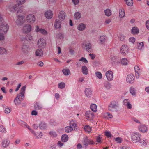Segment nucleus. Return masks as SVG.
Wrapping results in <instances>:
<instances>
[{"label":"nucleus","mask_w":149,"mask_h":149,"mask_svg":"<svg viewBox=\"0 0 149 149\" xmlns=\"http://www.w3.org/2000/svg\"><path fill=\"white\" fill-rule=\"evenodd\" d=\"M118 103L117 100H114L111 101L108 106V109L111 111L116 112L118 111Z\"/></svg>","instance_id":"obj_1"},{"label":"nucleus","mask_w":149,"mask_h":149,"mask_svg":"<svg viewBox=\"0 0 149 149\" xmlns=\"http://www.w3.org/2000/svg\"><path fill=\"white\" fill-rule=\"evenodd\" d=\"M18 123L19 125L23 127H27V126L28 127L27 124L24 121L21 120H19Z\"/></svg>","instance_id":"obj_34"},{"label":"nucleus","mask_w":149,"mask_h":149,"mask_svg":"<svg viewBox=\"0 0 149 149\" xmlns=\"http://www.w3.org/2000/svg\"><path fill=\"white\" fill-rule=\"evenodd\" d=\"M65 13L63 11H61L59 14V18L60 20H64L65 18Z\"/></svg>","instance_id":"obj_19"},{"label":"nucleus","mask_w":149,"mask_h":149,"mask_svg":"<svg viewBox=\"0 0 149 149\" xmlns=\"http://www.w3.org/2000/svg\"><path fill=\"white\" fill-rule=\"evenodd\" d=\"M130 93L133 96L136 95L135 89L134 88H131L130 89Z\"/></svg>","instance_id":"obj_43"},{"label":"nucleus","mask_w":149,"mask_h":149,"mask_svg":"<svg viewBox=\"0 0 149 149\" xmlns=\"http://www.w3.org/2000/svg\"><path fill=\"white\" fill-rule=\"evenodd\" d=\"M84 129L88 132H90L91 130V128L88 125H86L84 127Z\"/></svg>","instance_id":"obj_52"},{"label":"nucleus","mask_w":149,"mask_h":149,"mask_svg":"<svg viewBox=\"0 0 149 149\" xmlns=\"http://www.w3.org/2000/svg\"><path fill=\"white\" fill-rule=\"evenodd\" d=\"M82 71L83 73L84 74L86 75L88 74V69L87 67L84 65L82 67Z\"/></svg>","instance_id":"obj_27"},{"label":"nucleus","mask_w":149,"mask_h":149,"mask_svg":"<svg viewBox=\"0 0 149 149\" xmlns=\"http://www.w3.org/2000/svg\"><path fill=\"white\" fill-rule=\"evenodd\" d=\"M123 104L126 106L128 109H131L132 108V105L130 103L129 100L128 99H125L123 100Z\"/></svg>","instance_id":"obj_15"},{"label":"nucleus","mask_w":149,"mask_h":149,"mask_svg":"<svg viewBox=\"0 0 149 149\" xmlns=\"http://www.w3.org/2000/svg\"><path fill=\"white\" fill-rule=\"evenodd\" d=\"M144 44L143 42L139 43L138 45V48L139 49H141L143 47Z\"/></svg>","instance_id":"obj_54"},{"label":"nucleus","mask_w":149,"mask_h":149,"mask_svg":"<svg viewBox=\"0 0 149 149\" xmlns=\"http://www.w3.org/2000/svg\"><path fill=\"white\" fill-rule=\"evenodd\" d=\"M139 130L141 132L144 133L148 130L147 127L145 125H141L139 126Z\"/></svg>","instance_id":"obj_18"},{"label":"nucleus","mask_w":149,"mask_h":149,"mask_svg":"<svg viewBox=\"0 0 149 149\" xmlns=\"http://www.w3.org/2000/svg\"><path fill=\"white\" fill-rule=\"evenodd\" d=\"M25 1V0H17V2L18 3L17 4H15L13 7V9L15 11H17V13L18 14L19 13H22L23 12L22 10V7H20V5H19L24 3Z\"/></svg>","instance_id":"obj_2"},{"label":"nucleus","mask_w":149,"mask_h":149,"mask_svg":"<svg viewBox=\"0 0 149 149\" xmlns=\"http://www.w3.org/2000/svg\"><path fill=\"white\" fill-rule=\"evenodd\" d=\"M119 16L121 18L125 16V13L124 10L120 9L119 10Z\"/></svg>","instance_id":"obj_40"},{"label":"nucleus","mask_w":149,"mask_h":149,"mask_svg":"<svg viewBox=\"0 0 149 149\" xmlns=\"http://www.w3.org/2000/svg\"><path fill=\"white\" fill-rule=\"evenodd\" d=\"M56 37L60 39H63L64 37V35L61 33L57 34L56 35Z\"/></svg>","instance_id":"obj_51"},{"label":"nucleus","mask_w":149,"mask_h":149,"mask_svg":"<svg viewBox=\"0 0 149 149\" xmlns=\"http://www.w3.org/2000/svg\"><path fill=\"white\" fill-rule=\"evenodd\" d=\"M36 31L37 32H40L41 33L46 35L47 33V31L45 29L42 28H39L38 26H36Z\"/></svg>","instance_id":"obj_16"},{"label":"nucleus","mask_w":149,"mask_h":149,"mask_svg":"<svg viewBox=\"0 0 149 149\" xmlns=\"http://www.w3.org/2000/svg\"><path fill=\"white\" fill-rule=\"evenodd\" d=\"M132 33L133 34H137L139 33V29L137 27H133L132 29Z\"/></svg>","instance_id":"obj_32"},{"label":"nucleus","mask_w":149,"mask_h":149,"mask_svg":"<svg viewBox=\"0 0 149 149\" xmlns=\"http://www.w3.org/2000/svg\"><path fill=\"white\" fill-rule=\"evenodd\" d=\"M50 135L53 137H56L57 136V134L54 131H51L49 132Z\"/></svg>","instance_id":"obj_53"},{"label":"nucleus","mask_w":149,"mask_h":149,"mask_svg":"<svg viewBox=\"0 0 149 149\" xmlns=\"http://www.w3.org/2000/svg\"><path fill=\"white\" fill-rule=\"evenodd\" d=\"M73 130V128L71 126H68L65 128V131L67 132H70Z\"/></svg>","instance_id":"obj_41"},{"label":"nucleus","mask_w":149,"mask_h":149,"mask_svg":"<svg viewBox=\"0 0 149 149\" xmlns=\"http://www.w3.org/2000/svg\"><path fill=\"white\" fill-rule=\"evenodd\" d=\"M7 53L6 49L2 47H0V54H4Z\"/></svg>","instance_id":"obj_39"},{"label":"nucleus","mask_w":149,"mask_h":149,"mask_svg":"<svg viewBox=\"0 0 149 149\" xmlns=\"http://www.w3.org/2000/svg\"><path fill=\"white\" fill-rule=\"evenodd\" d=\"M85 116L86 117L91 118L93 116V115L90 112H87L85 113Z\"/></svg>","instance_id":"obj_50"},{"label":"nucleus","mask_w":149,"mask_h":149,"mask_svg":"<svg viewBox=\"0 0 149 149\" xmlns=\"http://www.w3.org/2000/svg\"><path fill=\"white\" fill-rule=\"evenodd\" d=\"M4 34L3 33L1 32L0 33V40H3L4 39V37L3 34Z\"/></svg>","instance_id":"obj_63"},{"label":"nucleus","mask_w":149,"mask_h":149,"mask_svg":"<svg viewBox=\"0 0 149 149\" xmlns=\"http://www.w3.org/2000/svg\"><path fill=\"white\" fill-rule=\"evenodd\" d=\"M31 29V26L30 25L26 24L23 27V31L24 33H27L30 32Z\"/></svg>","instance_id":"obj_12"},{"label":"nucleus","mask_w":149,"mask_h":149,"mask_svg":"<svg viewBox=\"0 0 149 149\" xmlns=\"http://www.w3.org/2000/svg\"><path fill=\"white\" fill-rule=\"evenodd\" d=\"M26 88V86H24L21 89L20 93L19 94H20L22 95V97H24V95Z\"/></svg>","instance_id":"obj_30"},{"label":"nucleus","mask_w":149,"mask_h":149,"mask_svg":"<svg viewBox=\"0 0 149 149\" xmlns=\"http://www.w3.org/2000/svg\"><path fill=\"white\" fill-rule=\"evenodd\" d=\"M91 109L94 112L96 111L97 110V105L95 104H92L90 106Z\"/></svg>","instance_id":"obj_36"},{"label":"nucleus","mask_w":149,"mask_h":149,"mask_svg":"<svg viewBox=\"0 0 149 149\" xmlns=\"http://www.w3.org/2000/svg\"><path fill=\"white\" fill-rule=\"evenodd\" d=\"M106 38L107 37L105 36L102 35L99 37V39L101 43L103 44L105 42Z\"/></svg>","instance_id":"obj_25"},{"label":"nucleus","mask_w":149,"mask_h":149,"mask_svg":"<svg viewBox=\"0 0 149 149\" xmlns=\"http://www.w3.org/2000/svg\"><path fill=\"white\" fill-rule=\"evenodd\" d=\"M119 38L121 41H123L124 40L125 36L123 34H120L118 36Z\"/></svg>","instance_id":"obj_56"},{"label":"nucleus","mask_w":149,"mask_h":149,"mask_svg":"<svg viewBox=\"0 0 149 149\" xmlns=\"http://www.w3.org/2000/svg\"><path fill=\"white\" fill-rule=\"evenodd\" d=\"M104 86L107 89H109L111 88V85L110 83L107 82L104 84Z\"/></svg>","instance_id":"obj_46"},{"label":"nucleus","mask_w":149,"mask_h":149,"mask_svg":"<svg viewBox=\"0 0 149 149\" xmlns=\"http://www.w3.org/2000/svg\"><path fill=\"white\" fill-rule=\"evenodd\" d=\"M105 15L108 16H109L111 15V11L109 9H107L104 10Z\"/></svg>","instance_id":"obj_42"},{"label":"nucleus","mask_w":149,"mask_h":149,"mask_svg":"<svg viewBox=\"0 0 149 149\" xmlns=\"http://www.w3.org/2000/svg\"><path fill=\"white\" fill-rule=\"evenodd\" d=\"M45 15L47 18L50 19L52 17L53 14L51 10H48L45 12Z\"/></svg>","instance_id":"obj_17"},{"label":"nucleus","mask_w":149,"mask_h":149,"mask_svg":"<svg viewBox=\"0 0 149 149\" xmlns=\"http://www.w3.org/2000/svg\"><path fill=\"white\" fill-rule=\"evenodd\" d=\"M47 126V125L45 122H42L39 124V127L41 129H45Z\"/></svg>","instance_id":"obj_28"},{"label":"nucleus","mask_w":149,"mask_h":149,"mask_svg":"<svg viewBox=\"0 0 149 149\" xmlns=\"http://www.w3.org/2000/svg\"><path fill=\"white\" fill-rule=\"evenodd\" d=\"M35 109L36 110H40L42 108V106L41 104L38 102H36L34 106Z\"/></svg>","instance_id":"obj_35"},{"label":"nucleus","mask_w":149,"mask_h":149,"mask_svg":"<svg viewBox=\"0 0 149 149\" xmlns=\"http://www.w3.org/2000/svg\"><path fill=\"white\" fill-rule=\"evenodd\" d=\"M107 137L109 138L111 136V134L109 131H106L104 132V134Z\"/></svg>","instance_id":"obj_48"},{"label":"nucleus","mask_w":149,"mask_h":149,"mask_svg":"<svg viewBox=\"0 0 149 149\" xmlns=\"http://www.w3.org/2000/svg\"><path fill=\"white\" fill-rule=\"evenodd\" d=\"M85 95L88 97H91L92 95V91L89 88H86L84 91Z\"/></svg>","instance_id":"obj_14"},{"label":"nucleus","mask_w":149,"mask_h":149,"mask_svg":"<svg viewBox=\"0 0 149 149\" xmlns=\"http://www.w3.org/2000/svg\"><path fill=\"white\" fill-rule=\"evenodd\" d=\"M121 63L122 65H126L127 64L128 61L126 58H123L121 60Z\"/></svg>","instance_id":"obj_37"},{"label":"nucleus","mask_w":149,"mask_h":149,"mask_svg":"<svg viewBox=\"0 0 149 149\" xmlns=\"http://www.w3.org/2000/svg\"><path fill=\"white\" fill-rule=\"evenodd\" d=\"M115 140L118 143H120L121 142V138L120 137H117L115 139Z\"/></svg>","instance_id":"obj_60"},{"label":"nucleus","mask_w":149,"mask_h":149,"mask_svg":"<svg viewBox=\"0 0 149 149\" xmlns=\"http://www.w3.org/2000/svg\"><path fill=\"white\" fill-rule=\"evenodd\" d=\"M81 14L79 12H76L74 15V17L75 19H79L81 17Z\"/></svg>","instance_id":"obj_33"},{"label":"nucleus","mask_w":149,"mask_h":149,"mask_svg":"<svg viewBox=\"0 0 149 149\" xmlns=\"http://www.w3.org/2000/svg\"><path fill=\"white\" fill-rule=\"evenodd\" d=\"M134 76L132 74L128 75L126 78L127 81L129 83H132L134 82Z\"/></svg>","instance_id":"obj_10"},{"label":"nucleus","mask_w":149,"mask_h":149,"mask_svg":"<svg viewBox=\"0 0 149 149\" xmlns=\"http://www.w3.org/2000/svg\"><path fill=\"white\" fill-rule=\"evenodd\" d=\"M9 144V141L7 139H3L2 141V146L4 147H6Z\"/></svg>","instance_id":"obj_22"},{"label":"nucleus","mask_w":149,"mask_h":149,"mask_svg":"<svg viewBox=\"0 0 149 149\" xmlns=\"http://www.w3.org/2000/svg\"><path fill=\"white\" fill-rule=\"evenodd\" d=\"M79 61H82L84 62L85 63H88V61L84 57H82L79 60Z\"/></svg>","instance_id":"obj_58"},{"label":"nucleus","mask_w":149,"mask_h":149,"mask_svg":"<svg viewBox=\"0 0 149 149\" xmlns=\"http://www.w3.org/2000/svg\"><path fill=\"white\" fill-rule=\"evenodd\" d=\"M146 139H145L143 140V139H139V142L142 146H146L147 145V143L146 142Z\"/></svg>","instance_id":"obj_31"},{"label":"nucleus","mask_w":149,"mask_h":149,"mask_svg":"<svg viewBox=\"0 0 149 149\" xmlns=\"http://www.w3.org/2000/svg\"><path fill=\"white\" fill-rule=\"evenodd\" d=\"M18 18L17 19L16 23L17 24L19 25H21L23 24L24 21V18L23 16V15L18 14Z\"/></svg>","instance_id":"obj_5"},{"label":"nucleus","mask_w":149,"mask_h":149,"mask_svg":"<svg viewBox=\"0 0 149 149\" xmlns=\"http://www.w3.org/2000/svg\"><path fill=\"white\" fill-rule=\"evenodd\" d=\"M38 45L39 47L43 48L45 46V41L43 38L39 40L38 42Z\"/></svg>","instance_id":"obj_11"},{"label":"nucleus","mask_w":149,"mask_h":149,"mask_svg":"<svg viewBox=\"0 0 149 149\" xmlns=\"http://www.w3.org/2000/svg\"><path fill=\"white\" fill-rule=\"evenodd\" d=\"M82 143L83 145L85 146L86 148L89 144L93 145L95 144V143L92 140L89 139L87 136L83 139Z\"/></svg>","instance_id":"obj_3"},{"label":"nucleus","mask_w":149,"mask_h":149,"mask_svg":"<svg viewBox=\"0 0 149 149\" xmlns=\"http://www.w3.org/2000/svg\"><path fill=\"white\" fill-rule=\"evenodd\" d=\"M21 96L22 95L19 94L15 99L14 101L15 105L20 104L21 102L23 100L24 97H22Z\"/></svg>","instance_id":"obj_6"},{"label":"nucleus","mask_w":149,"mask_h":149,"mask_svg":"<svg viewBox=\"0 0 149 149\" xmlns=\"http://www.w3.org/2000/svg\"><path fill=\"white\" fill-rule=\"evenodd\" d=\"M86 28V26L83 23H80L78 26L77 29L79 31H83Z\"/></svg>","instance_id":"obj_24"},{"label":"nucleus","mask_w":149,"mask_h":149,"mask_svg":"<svg viewBox=\"0 0 149 149\" xmlns=\"http://www.w3.org/2000/svg\"><path fill=\"white\" fill-rule=\"evenodd\" d=\"M69 126H71L73 128V127H75L76 126V124L73 122L72 123L70 122L69 123Z\"/></svg>","instance_id":"obj_61"},{"label":"nucleus","mask_w":149,"mask_h":149,"mask_svg":"<svg viewBox=\"0 0 149 149\" xmlns=\"http://www.w3.org/2000/svg\"><path fill=\"white\" fill-rule=\"evenodd\" d=\"M32 38V37L31 35L30 34H28L25 37H24L23 38H22V40H23L26 39L27 41H29L31 40Z\"/></svg>","instance_id":"obj_29"},{"label":"nucleus","mask_w":149,"mask_h":149,"mask_svg":"<svg viewBox=\"0 0 149 149\" xmlns=\"http://www.w3.org/2000/svg\"><path fill=\"white\" fill-rule=\"evenodd\" d=\"M104 116L105 117H108L109 118H111L113 117L112 115L109 112H107L105 113Z\"/></svg>","instance_id":"obj_57"},{"label":"nucleus","mask_w":149,"mask_h":149,"mask_svg":"<svg viewBox=\"0 0 149 149\" xmlns=\"http://www.w3.org/2000/svg\"><path fill=\"white\" fill-rule=\"evenodd\" d=\"M5 113H6L8 114L10 112V110L9 108H6L4 110Z\"/></svg>","instance_id":"obj_64"},{"label":"nucleus","mask_w":149,"mask_h":149,"mask_svg":"<svg viewBox=\"0 0 149 149\" xmlns=\"http://www.w3.org/2000/svg\"><path fill=\"white\" fill-rule=\"evenodd\" d=\"M85 47L86 50L89 52V50L91 48V43H87L86 44Z\"/></svg>","instance_id":"obj_45"},{"label":"nucleus","mask_w":149,"mask_h":149,"mask_svg":"<svg viewBox=\"0 0 149 149\" xmlns=\"http://www.w3.org/2000/svg\"><path fill=\"white\" fill-rule=\"evenodd\" d=\"M125 1L126 2V3L127 5L129 6H132L133 5V0H125Z\"/></svg>","instance_id":"obj_44"},{"label":"nucleus","mask_w":149,"mask_h":149,"mask_svg":"<svg viewBox=\"0 0 149 149\" xmlns=\"http://www.w3.org/2000/svg\"><path fill=\"white\" fill-rule=\"evenodd\" d=\"M102 139V137H100V136H99L96 138V141L99 143H100L101 142Z\"/></svg>","instance_id":"obj_59"},{"label":"nucleus","mask_w":149,"mask_h":149,"mask_svg":"<svg viewBox=\"0 0 149 149\" xmlns=\"http://www.w3.org/2000/svg\"><path fill=\"white\" fill-rule=\"evenodd\" d=\"M26 19L28 22L31 23L35 21L36 18L33 15L29 14L27 16Z\"/></svg>","instance_id":"obj_7"},{"label":"nucleus","mask_w":149,"mask_h":149,"mask_svg":"<svg viewBox=\"0 0 149 149\" xmlns=\"http://www.w3.org/2000/svg\"><path fill=\"white\" fill-rule=\"evenodd\" d=\"M141 134L137 132L134 133L131 136V139L133 143L139 142L141 137Z\"/></svg>","instance_id":"obj_4"},{"label":"nucleus","mask_w":149,"mask_h":149,"mask_svg":"<svg viewBox=\"0 0 149 149\" xmlns=\"http://www.w3.org/2000/svg\"><path fill=\"white\" fill-rule=\"evenodd\" d=\"M35 136H37V138L38 139L40 138L42 136V133L41 132H37V133H36L35 134Z\"/></svg>","instance_id":"obj_49"},{"label":"nucleus","mask_w":149,"mask_h":149,"mask_svg":"<svg viewBox=\"0 0 149 149\" xmlns=\"http://www.w3.org/2000/svg\"><path fill=\"white\" fill-rule=\"evenodd\" d=\"M22 49L23 51L25 53H27L29 50L30 49V48L28 45H23L22 47Z\"/></svg>","instance_id":"obj_21"},{"label":"nucleus","mask_w":149,"mask_h":149,"mask_svg":"<svg viewBox=\"0 0 149 149\" xmlns=\"http://www.w3.org/2000/svg\"><path fill=\"white\" fill-rule=\"evenodd\" d=\"M95 74L97 77H98L99 79H101L102 78V74L101 72H96Z\"/></svg>","instance_id":"obj_55"},{"label":"nucleus","mask_w":149,"mask_h":149,"mask_svg":"<svg viewBox=\"0 0 149 149\" xmlns=\"http://www.w3.org/2000/svg\"><path fill=\"white\" fill-rule=\"evenodd\" d=\"M135 41V38L134 37H131L129 39V41L132 43H134Z\"/></svg>","instance_id":"obj_62"},{"label":"nucleus","mask_w":149,"mask_h":149,"mask_svg":"<svg viewBox=\"0 0 149 149\" xmlns=\"http://www.w3.org/2000/svg\"><path fill=\"white\" fill-rule=\"evenodd\" d=\"M68 139V136L66 134L63 135L61 138V140L62 141L64 142L67 141Z\"/></svg>","instance_id":"obj_26"},{"label":"nucleus","mask_w":149,"mask_h":149,"mask_svg":"<svg viewBox=\"0 0 149 149\" xmlns=\"http://www.w3.org/2000/svg\"><path fill=\"white\" fill-rule=\"evenodd\" d=\"M58 86L60 88L63 89L65 87V85L64 83L61 82L58 84Z\"/></svg>","instance_id":"obj_47"},{"label":"nucleus","mask_w":149,"mask_h":149,"mask_svg":"<svg viewBox=\"0 0 149 149\" xmlns=\"http://www.w3.org/2000/svg\"><path fill=\"white\" fill-rule=\"evenodd\" d=\"M9 28V26L6 24L1 25L0 27V30L1 32L5 34Z\"/></svg>","instance_id":"obj_8"},{"label":"nucleus","mask_w":149,"mask_h":149,"mask_svg":"<svg viewBox=\"0 0 149 149\" xmlns=\"http://www.w3.org/2000/svg\"><path fill=\"white\" fill-rule=\"evenodd\" d=\"M43 54V52L41 49H38L35 52V55L37 56H41Z\"/></svg>","instance_id":"obj_20"},{"label":"nucleus","mask_w":149,"mask_h":149,"mask_svg":"<svg viewBox=\"0 0 149 149\" xmlns=\"http://www.w3.org/2000/svg\"><path fill=\"white\" fill-rule=\"evenodd\" d=\"M105 75L107 79L109 80H112L113 79V72L111 71H108L106 73Z\"/></svg>","instance_id":"obj_9"},{"label":"nucleus","mask_w":149,"mask_h":149,"mask_svg":"<svg viewBox=\"0 0 149 149\" xmlns=\"http://www.w3.org/2000/svg\"><path fill=\"white\" fill-rule=\"evenodd\" d=\"M62 71L63 74L65 75H69L70 73V71L68 69H63Z\"/></svg>","instance_id":"obj_38"},{"label":"nucleus","mask_w":149,"mask_h":149,"mask_svg":"<svg viewBox=\"0 0 149 149\" xmlns=\"http://www.w3.org/2000/svg\"><path fill=\"white\" fill-rule=\"evenodd\" d=\"M128 51V48L126 45H123L120 49V52L124 55H125Z\"/></svg>","instance_id":"obj_13"},{"label":"nucleus","mask_w":149,"mask_h":149,"mask_svg":"<svg viewBox=\"0 0 149 149\" xmlns=\"http://www.w3.org/2000/svg\"><path fill=\"white\" fill-rule=\"evenodd\" d=\"M61 25V22L60 20L57 19L55 20V23L54 26L56 28L60 29Z\"/></svg>","instance_id":"obj_23"}]
</instances>
